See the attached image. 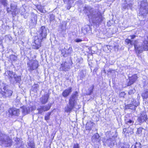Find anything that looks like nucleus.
I'll return each mask as SVG.
<instances>
[{
  "label": "nucleus",
  "mask_w": 148,
  "mask_h": 148,
  "mask_svg": "<svg viewBox=\"0 0 148 148\" xmlns=\"http://www.w3.org/2000/svg\"><path fill=\"white\" fill-rule=\"evenodd\" d=\"M128 131H130V130H128Z\"/></svg>",
  "instance_id": "69168bd1"
},
{
  "label": "nucleus",
  "mask_w": 148,
  "mask_h": 148,
  "mask_svg": "<svg viewBox=\"0 0 148 148\" xmlns=\"http://www.w3.org/2000/svg\"><path fill=\"white\" fill-rule=\"evenodd\" d=\"M2 44V40L0 38V45H1Z\"/></svg>",
  "instance_id": "bf43d9fd"
},
{
  "label": "nucleus",
  "mask_w": 148,
  "mask_h": 148,
  "mask_svg": "<svg viewBox=\"0 0 148 148\" xmlns=\"http://www.w3.org/2000/svg\"><path fill=\"white\" fill-rule=\"evenodd\" d=\"M125 122L126 125H128L130 127L134 124V121L130 119L126 118L125 119Z\"/></svg>",
  "instance_id": "b1692460"
},
{
  "label": "nucleus",
  "mask_w": 148,
  "mask_h": 148,
  "mask_svg": "<svg viewBox=\"0 0 148 148\" xmlns=\"http://www.w3.org/2000/svg\"><path fill=\"white\" fill-rule=\"evenodd\" d=\"M11 8H7V11L8 12H11Z\"/></svg>",
  "instance_id": "4d7b16f0"
},
{
  "label": "nucleus",
  "mask_w": 148,
  "mask_h": 148,
  "mask_svg": "<svg viewBox=\"0 0 148 148\" xmlns=\"http://www.w3.org/2000/svg\"><path fill=\"white\" fill-rule=\"evenodd\" d=\"M128 5V8H129L130 9H131L132 8V4L130 3V4H127Z\"/></svg>",
  "instance_id": "6e6d98bb"
},
{
  "label": "nucleus",
  "mask_w": 148,
  "mask_h": 148,
  "mask_svg": "<svg viewBox=\"0 0 148 148\" xmlns=\"http://www.w3.org/2000/svg\"><path fill=\"white\" fill-rule=\"evenodd\" d=\"M8 113L9 116L13 115L18 116L20 114V110L16 108H10L9 110Z\"/></svg>",
  "instance_id": "f8f14e48"
},
{
  "label": "nucleus",
  "mask_w": 148,
  "mask_h": 148,
  "mask_svg": "<svg viewBox=\"0 0 148 148\" xmlns=\"http://www.w3.org/2000/svg\"><path fill=\"white\" fill-rule=\"evenodd\" d=\"M125 95V94L124 92H121L119 94V96L120 97H123Z\"/></svg>",
  "instance_id": "09e8293b"
},
{
  "label": "nucleus",
  "mask_w": 148,
  "mask_h": 148,
  "mask_svg": "<svg viewBox=\"0 0 148 148\" xmlns=\"http://www.w3.org/2000/svg\"><path fill=\"white\" fill-rule=\"evenodd\" d=\"M94 123L91 121L87 122L86 125V130H90L93 126Z\"/></svg>",
  "instance_id": "bb28decb"
},
{
  "label": "nucleus",
  "mask_w": 148,
  "mask_h": 148,
  "mask_svg": "<svg viewBox=\"0 0 148 148\" xmlns=\"http://www.w3.org/2000/svg\"><path fill=\"white\" fill-rule=\"evenodd\" d=\"M51 106V103H49L47 105L42 106L38 108L37 110H38V114H41L43 112H45L48 110L50 108Z\"/></svg>",
  "instance_id": "9b49d317"
},
{
  "label": "nucleus",
  "mask_w": 148,
  "mask_h": 148,
  "mask_svg": "<svg viewBox=\"0 0 148 148\" xmlns=\"http://www.w3.org/2000/svg\"><path fill=\"white\" fill-rule=\"evenodd\" d=\"M14 80H12V82L13 84L16 83H20L21 81V76L18 75L16 74L14 75L13 78Z\"/></svg>",
  "instance_id": "4be33fe9"
},
{
  "label": "nucleus",
  "mask_w": 148,
  "mask_h": 148,
  "mask_svg": "<svg viewBox=\"0 0 148 148\" xmlns=\"http://www.w3.org/2000/svg\"><path fill=\"white\" fill-rule=\"evenodd\" d=\"M22 109L23 113L24 115L28 114L30 112V108L29 107L23 106L22 107Z\"/></svg>",
  "instance_id": "c85d7f7f"
},
{
  "label": "nucleus",
  "mask_w": 148,
  "mask_h": 148,
  "mask_svg": "<svg viewBox=\"0 0 148 148\" xmlns=\"http://www.w3.org/2000/svg\"><path fill=\"white\" fill-rule=\"evenodd\" d=\"M91 28L88 25L85 26L84 28L82 29V31L84 34H86L87 33H90L91 32Z\"/></svg>",
  "instance_id": "393cba45"
},
{
  "label": "nucleus",
  "mask_w": 148,
  "mask_h": 148,
  "mask_svg": "<svg viewBox=\"0 0 148 148\" xmlns=\"http://www.w3.org/2000/svg\"><path fill=\"white\" fill-rule=\"evenodd\" d=\"M60 28L62 31H64L66 29V23L65 22H62L60 26Z\"/></svg>",
  "instance_id": "4c0bfd02"
},
{
  "label": "nucleus",
  "mask_w": 148,
  "mask_h": 148,
  "mask_svg": "<svg viewBox=\"0 0 148 148\" xmlns=\"http://www.w3.org/2000/svg\"><path fill=\"white\" fill-rule=\"evenodd\" d=\"M37 17L36 14L34 13H32L31 18L29 21V25L32 27H34L37 23Z\"/></svg>",
  "instance_id": "9d476101"
},
{
  "label": "nucleus",
  "mask_w": 148,
  "mask_h": 148,
  "mask_svg": "<svg viewBox=\"0 0 148 148\" xmlns=\"http://www.w3.org/2000/svg\"><path fill=\"white\" fill-rule=\"evenodd\" d=\"M18 145L17 146V147H18Z\"/></svg>",
  "instance_id": "0e129e2a"
},
{
  "label": "nucleus",
  "mask_w": 148,
  "mask_h": 148,
  "mask_svg": "<svg viewBox=\"0 0 148 148\" xmlns=\"http://www.w3.org/2000/svg\"><path fill=\"white\" fill-rule=\"evenodd\" d=\"M27 65L29 68V70L30 72L36 69L38 66V62L36 60L31 61L27 63Z\"/></svg>",
  "instance_id": "1a4fd4ad"
},
{
  "label": "nucleus",
  "mask_w": 148,
  "mask_h": 148,
  "mask_svg": "<svg viewBox=\"0 0 148 148\" xmlns=\"http://www.w3.org/2000/svg\"><path fill=\"white\" fill-rule=\"evenodd\" d=\"M55 16L53 14H51L50 15V20L51 21L54 20L55 19Z\"/></svg>",
  "instance_id": "de8ad7c7"
},
{
  "label": "nucleus",
  "mask_w": 148,
  "mask_h": 148,
  "mask_svg": "<svg viewBox=\"0 0 148 148\" xmlns=\"http://www.w3.org/2000/svg\"><path fill=\"white\" fill-rule=\"evenodd\" d=\"M0 1L1 2L2 4L4 6H6L7 5V0H0Z\"/></svg>",
  "instance_id": "c03bdc74"
},
{
  "label": "nucleus",
  "mask_w": 148,
  "mask_h": 148,
  "mask_svg": "<svg viewBox=\"0 0 148 148\" xmlns=\"http://www.w3.org/2000/svg\"><path fill=\"white\" fill-rule=\"evenodd\" d=\"M79 3H81V0H79L78 1V2Z\"/></svg>",
  "instance_id": "680f3d73"
},
{
  "label": "nucleus",
  "mask_w": 148,
  "mask_h": 148,
  "mask_svg": "<svg viewBox=\"0 0 148 148\" xmlns=\"http://www.w3.org/2000/svg\"><path fill=\"white\" fill-rule=\"evenodd\" d=\"M148 119L147 116V113L145 112H143L141 114L138 120L139 122L141 123L144 122H145Z\"/></svg>",
  "instance_id": "4468645a"
},
{
  "label": "nucleus",
  "mask_w": 148,
  "mask_h": 148,
  "mask_svg": "<svg viewBox=\"0 0 148 148\" xmlns=\"http://www.w3.org/2000/svg\"><path fill=\"white\" fill-rule=\"evenodd\" d=\"M25 14H26L27 16L29 15V14L28 13H26Z\"/></svg>",
  "instance_id": "e2e57ef3"
},
{
  "label": "nucleus",
  "mask_w": 148,
  "mask_h": 148,
  "mask_svg": "<svg viewBox=\"0 0 148 148\" xmlns=\"http://www.w3.org/2000/svg\"><path fill=\"white\" fill-rule=\"evenodd\" d=\"M86 75L85 72L82 71L79 72L78 76V78H79L80 79H82L85 77Z\"/></svg>",
  "instance_id": "c756f323"
},
{
  "label": "nucleus",
  "mask_w": 148,
  "mask_h": 148,
  "mask_svg": "<svg viewBox=\"0 0 148 148\" xmlns=\"http://www.w3.org/2000/svg\"><path fill=\"white\" fill-rule=\"evenodd\" d=\"M136 36L134 35H132V36H130L129 37H130V39H129L130 40H131V41H132V42H134V41H132V39H134L136 37ZM127 39H128V38H127Z\"/></svg>",
  "instance_id": "3c124183"
},
{
  "label": "nucleus",
  "mask_w": 148,
  "mask_h": 148,
  "mask_svg": "<svg viewBox=\"0 0 148 148\" xmlns=\"http://www.w3.org/2000/svg\"><path fill=\"white\" fill-rule=\"evenodd\" d=\"M73 148H79V145L78 143L75 144L74 145Z\"/></svg>",
  "instance_id": "8fccbe9b"
},
{
  "label": "nucleus",
  "mask_w": 148,
  "mask_h": 148,
  "mask_svg": "<svg viewBox=\"0 0 148 148\" xmlns=\"http://www.w3.org/2000/svg\"><path fill=\"white\" fill-rule=\"evenodd\" d=\"M95 86L94 84L91 85V86L88 89V92L87 93V95H91L93 92V90Z\"/></svg>",
  "instance_id": "7c9ffc66"
},
{
  "label": "nucleus",
  "mask_w": 148,
  "mask_h": 148,
  "mask_svg": "<svg viewBox=\"0 0 148 148\" xmlns=\"http://www.w3.org/2000/svg\"><path fill=\"white\" fill-rule=\"evenodd\" d=\"M12 142V140L8 135L0 130V145L8 147L11 146Z\"/></svg>",
  "instance_id": "423d86ee"
},
{
  "label": "nucleus",
  "mask_w": 148,
  "mask_h": 148,
  "mask_svg": "<svg viewBox=\"0 0 148 148\" xmlns=\"http://www.w3.org/2000/svg\"><path fill=\"white\" fill-rule=\"evenodd\" d=\"M11 12L13 14L16 15L19 13V9L17 8V5L16 3H12L10 5Z\"/></svg>",
  "instance_id": "ddd939ff"
},
{
  "label": "nucleus",
  "mask_w": 148,
  "mask_h": 148,
  "mask_svg": "<svg viewBox=\"0 0 148 148\" xmlns=\"http://www.w3.org/2000/svg\"><path fill=\"white\" fill-rule=\"evenodd\" d=\"M32 0H23L25 1L26 2H29V1H31Z\"/></svg>",
  "instance_id": "13d9d810"
},
{
  "label": "nucleus",
  "mask_w": 148,
  "mask_h": 148,
  "mask_svg": "<svg viewBox=\"0 0 148 148\" xmlns=\"http://www.w3.org/2000/svg\"><path fill=\"white\" fill-rule=\"evenodd\" d=\"M138 77L137 74H134L130 77L129 78V81L127 84V86H130L134 84L136 81Z\"/></svg>",
  "instance_id": "2eb2a0df"
},
{
  "label": "nucleus",
  "mask_w": 148,
  "mask_h": 148,
  "mask_svg": "<svg viewBox=\"0 0 148 148\" xmlns=\"http://www.w3.org/2000/svg\"><path fill=\"white\" fill-rule=\"evenodd\" d=\"M130 101H131V102H130V103H135V101L136 102H139L138 101H136V100L134 99L133 98H132L131 100H130Z\"/></svg>",
  "instance_id": "864d4df0"
},
{
  "label": "nucleus",
  "mask_w": 148,
  "mask_h": 148,
  "mask_svg": "<svg viewBox=\"0 0 148 148\" xmlns=\"http://www.w3.org/2000/svg\"><path fill=\"white\" fill-rule=\"evenodd\" d=\"M83 11L89 18L91 19L92 22L96 24H98L103 20V17L100 12L97 9H94L90 7H84Z\"/></svg>",
  "instance_id": "f257e3e1"
},
{
  "label": "nucleus",
  "mask_w": 148,
  "mask_h": 148,
  "mask_svg": "<svg viewBox=\"0 0 148 148\" xmlns=\"http://www.w3.org/2000/svg\"><path fill=\"white\" fill-rule=\"evenodd\" d=\"M121 148H130V146L127 145H124Z\"/></svg>",
  "instance_id": "603ef678"
},
{
  "label": "nucleus",
  "mask_w": 148,
  "mask_h": 148,
  "mask_svg": "<svg viewBox=\"0 0 148 148\" xmlns=\"http://www.w3.org/2000/svg\"><path fill=\"white\" fill-rule=\"evenodd\" d=\"M6 75H8V78L10 81L12 83V80L13 79V78L16 74L15 73L13 72L12 71H7L5 73Z\"/></svg>",
  "instance_id": "dca6fc26"
},
{
  "label": "nucleus",
  "mask_w": 148,
  "mask_h": 148,
  "mask_svg": "<svg viewBox=\"0 0 148 148\" xmlns=\"http://www.w3.org/2000/svg\"><path fill=\"white\" fill-rule=\"evenodd\" d=\"M143 128L142 127H139L137 129V132L139 134H140L142 132Z\"/></svg>",
  "instance_id": "49530a36"
},
{
  "label": "nucleus",
  "mask_w": 148,
  "mask_h": 148,
  "mask_svg": "<svg viewBox=\"0 0 148 148\" xmlns=\"http://www.w3.org/2000/svg\"><path fill=\"white\" fill-rule=\"evenodd\" d=\"M51 112H48L45 117V119L46 121L49 120L50 119V116L51 114Z\"/></svg>",
  "instance_id": "ea45409f"
},
{
  "label": "nucleus",
  "mask_w": 148,
  "mask_h": 148,
  "mask_svg": "<svg viewBox=\"0 0 148 148\" xmlns=\"http://www.w3.org/2000/svg\"><path fill=\"white\" fill-rule=\"evenodd\" d=\"M61 65V67L60 68V70L66 71L70 69V66L68 65V63L66 62H63Z\"/></svg>",
  "instance_id": "aec40b11"
},
{
  "label": "nucleus",
  "mask_w": 148,
  "mask_h": 148,
  "mask_svg": "<svg viewBox=\"0 0 148 148\" xmlns=\"http://www.w3.org/2000/svg\"><path fill=\"white\" fill-rule=\"evenodd\" d=\"M75 41L77 42H81L82 41V40L80 39L77 38L75 40Z\"/></svg>",
  "instance_id": "5fc2aeb1"
},
{
  "label": "nucleus",
  "mask_w": 148,
  "mask_h": 148,
  "mask_svg": "<svg viewBox=\"0 0 148 148\" xmlns=\"http://www.w3.org/2000/svg\"><path fill=\"white\" fill-rule=\"evenodd\" d=\"M10 60L12 62H15L17 60V57L14 55H11L10 56Z\"/></svg>",
  "instance_id": "f704fd0d"
},
{
  "label": "nucleus",
  "mask_w": 148,
  "mask_h": 148,
  "mask_svg": "<svg viewBox=\"0 0 148 148\" xmlns=\"http://www.w3.org/2000/svg\"><path fill=\"white\" fill-rule=\"evenodd\" d=\"M125 42L126 44L127 45L130 47H132L133 45L134 47L136 53L139 54L142 53L143 50L148 51L146 50L145 48V45L143 42V44H141L137 40H135L133 42L130 39H126L125 40Z\"/></svg>",
  "instance_id": "20e7f679"
},
{
  "label": "nucleus",
  "mask_w": 148,
  "mask_h": 148,
  "mask_svg": "<svg viewBox=\"0 0 148 148\" xmlns=\"http://www.w3.org/2000/svg\"><path fill=\"white\" fill-rule=\"evenodd\" d=\"M35 144L34 140L32 139H29L28 138V140L27 142V148H34Z\"/></svg>",
  "instance_id": "412c9836"
},
{
  "label": "nucleus",
  "mask_w": 148,
  "mask_h": 148,
  "mask_svg": "<svg viewBox=\"0 0 148 148\" xmlns=\"http://www.w3.org/2000/svg\"><path fill=\"white\" fill-rule=\"evenodd\" d=\"M49 95L48 94H46L40 98L41 103L42 104H45L48 101Z\"/></svg>",
  "instance_id": "a211bd4d"
},
{
  "label": "nucleus",
  "mask_w": 148,
  "mask_h": 148,
  "mask_svg": "<svg viewBox=\"0 0 148 148\" xmlns=\"http://www.w3.org/2000/svg\"><path fill=\"white\" fill-rule=\"evenodd\" d=\"M139 7V14L144 17L146 16L148 12V5L146 1H141Z\"/></svg>",
  "instance_id": "0eeeda50"
},
{
  "label": "nucleus",
  "mask_w": 148,
  "mask_h": 148,
  "mask_svg": "<svg viewBox=\"0 0 148 148\" xmlns=\"http://www.w3.org/2000/svg\"><path fill=\"white\" fill-rule=\"evenodd\" d=\"M72 91L71 87H69L67 89L64 90L62 93V95L64 97H67Z\"/></svg>",
  "instance_id": "6ab92c4d"
},
{
  "label": "nucleus",
  "mask_w": 148,
  "mask_h": 148,
  "mask_svg": "<svg viewBox=\"0 0 148 148\" xmlns=\"http://www.w3.org/2000/svg\"><path fill=\"white\" fill-rule=\"evenodd\" d=\"M64 49L67 51V54H71L72 52V48L70 46L68 47L67 46H65L64 47Z\"/></svg>",
  "instance_id": "2f4dec72"
},
{
  "label": "nucleus",
  "mask_w": 148,
  "mask_h": 148,
  "mask_svg": "<svg viewBox=\"0 0 148 148\" xmlns=\"http://www.w3.org/2000/svg\"><path fill=\"white\" fill-rule=\"evenodd\" d=\"M48 30L44 26L41 27L38 31L37 36L34 38V42L33 43L32 45L33 49H38L40 47L41 42L46 38Z\"/></svg>",
  "instance_id": "f03ea898"
},
{
  "label": "nucleus",
  "mask_w": 148,
  "mask_h": 148,
  "mask_svg": "<svg viewBox=\"0 0 148 148\" xmlns=\"http://www.w3.org/2000/svg\"><path fill=\"white\" fill-rule=\"evenodd\" d=\"M133 131V129L130 127H128L127 128H125L123 130V133L125 135L127 133H131Z\"/></svg>",
  "instance_id": "cd10ccee"
},
{
  "label": "nucleus",
  "mask_w": 148,
  "mask_h": 148,
  "mask_svg": "<svg viewBox=\"0 0 148 148\" xmlns=\"http://www.w3.org/2000/svg\"><path fill=\"white\" fill-rule=\"evenodd\" d=\"M63 1L64 3L67 4L66 6L67 9L69 10L71 7V4L74 3V0H63Z\"/></svg>",
  "instance_id": "5701e85b"
},
{
  "label": "nucleus",
  "mask_w": 148,
  "mask_h": 148,
  "mask_svg": "<svg viewBox=\"0 0 148 148\" xmlns=\"http://www.w3.org/2000/svg\"><path fill=\"white\" fill-rule=\"evenodd\" d=\"M142 96L144 99H146L148 98V89L144 91Z\"/></svg>",
  "instance_id": "473e14b6"
},
{
  "label": "nucleus",
  "mask_w": 148,
  "mask_h": 148,
  "mask_svg": "<svg viewBox=\"0 0 148 148\" xmlns=\"http://www.w3.org/2000/svg\"><path fill=\"white\" fill-rule=\"evenodd\" d=\"M66 50H65L64 49L61 50L62 54V55L64 57H65V55L67 54V52L66 51Z\"/></svg>",
  "instance_id": "a18cd8bd"
},
{
  "label": "nucleus",
  "mask_w": 148,
  "mask_h": 148,
  "mask_svg": "<svg viewBox=\"0 0 148 148\" xmlns=\"http://www.w3.org/2000/svg\"><path fill=\"white\" fill-rule=\"evenodd\" d=\"M13 91L9 89L7 86H4L2 89H0V93L2 95V97L6 99L10 98L12 95Z\"/></svg>",
  "instance_id": "6e6552de"
},
{
  "label": "nucleus",
  "mask_w": 148,
  "mask_h": 148,
  "mask_svg": "<svg viewBox=\"0 0 148 148\" xmlns=\"http://www.w3.org/2000/svg\"><path fill=\"white\" fill-rule=\"evenodd\" d=\"M135 103H131L126 105L125 106L126 109H131L133 110H135L136 107L139 105V102H136L135 101Z\"/></svg>",
  "instance_id": "f3484780"
},
{
  "label": "nucleus",
  "mask_w": 148,
  "mask_h": 148,
  "mask_svg": "<svg viewBox=\"0 0 148 148\" xmlns=\"http://www.w3.org/2000/svg\"><path fill=\"white\" fill-rule=\"evenodd\" d=\"M142 145L140 143L136 142L134 145H132L131 148H142Z\"/></svg>",
  "instance_id": "72a5a7b5"
},
{
  "label": "nucleus",
  "mask_w": 148,
  "mask_h": 148,
  "mask_svg": "<svg viewBox=\"0 0 148 148\" xmlns=\"http://www.w3.org/2000/svg\"><path fill=\"white\" fill-rule=\"evenodd\" d=\"M122 8L124 9H125L126 8H128V5L127 4V3H125V2L123 3L122 4Z\"/></svg>",
  "instance_id": "37998d69"
},
{
  "label": "nucleus",
  "mask_w": 148,
  "mask_h": 148,
  "mask_svg": "<svg viewBox=\"0 0 148 148\" xmlns=\"http://www.w3.org/2000/svg\"><path fill=\"white\" fill-rule=\"evenodd\" d=\"M107 139L104 140L103 142L104 145L108 146H113L116 143L115 138L117 137V134L116 133L107 132L106 133Z\"/></svg>",
  "instance_id": "39448f33"
},
{
  "label": "nucleus",
  "mask_w": 148,
  "mask_h": 148,
  "mask_svg": "<svg viewBox=\"0 0 148 148\" xmlns=\"http://www.w3.org/2000/svg\"><path fill=\"white\" fill-rule=\"evenodd\" d=\"M129 88L130 90L128 92V94L129 95H132L135 92L136 90L134 88L130 87Z\"/></svg>",
  "instance_id": "e433bc0d"
},
{
  "label": "nucleus",
  "mask_w": 148,
  "mask_h": 148,
  "mask_svg": "<svg viewBox=\"0 0 148 148\" xmlns=\"http://www.w3.org/2000/svg\"><path fill=\"white\" fill-rule=\"evenodd\" d=\"M26 10L24 7H21L20 9H19V13H20L21 15H23L25 12Z\"/></svg>",
  "instance_id": "58836bf2"
},
{
  "label": "nucleus",
  "mask_w": 148,
  "mask_h": 148,
  "mask_svg": "<svg viewBox=\"0 0 148 148\" xmlns=\"http://www.w3.org/2000/svg\"><path fill=\"white\" fill-rule=\"evenodd\" d=\"M92 141L94 143L97 141L99 142L100 140L99 134L97 133L95 134L92 136Z\"/></svg>",
  "instance_id": "a878e982"
},
{
  "label": "nucleus",
  "mask_w": 148,
  "mask_h": 148,
  "mask_svg": "<svg viewBox=\"0 0 148 148\" xmlns=\"http://www.w3.org/2000/svg\"><path fill=\"white\" fill-rule=\"evenodd\" d=\"M78 96L77 91H75L72 94L69 98L68 104L64 108L65 112L70 113L72 111L77 104Z\"/></svg>",
  "instance_id": "7ed1b4c3"
},
{
  "label": "nucleus",
  "mask_w": 148,
  "mask_h": 148,
  "mask_svg": "<svg viewBox=\"0 0 148 148\" xmlns=\"http://www.w3.org/2000/svg\"><path fill=\"white\" fill-rule=\"evenodd\" d=\"M39 86L38 84H35L34 85L33 87V90L34 91H37L38 90V89L39 88Z\"/></svg>",
  "instance_id": "79ce46f5"
},
{
  "label": "nucleus",
  "mask_w": 148,
  "mask_h": 148,
  "mask_svg": "<svg viewBox=\"0 0 148 148\" xmlns=\"http://www.w3.org/2000/svg\"><path fill=\"white\" fill-rule=\"evenodd\" d=\"M144 43L145 45V49L146 50H148V40H144Z\"/></svg>",
  "instance_id": "a19ab883"
},
{
  "label": "nucleus",
  "mask_w": 148,
  "mask_h": 148,
  "mask_svg": "<svg viewBox=\"0 0 148 148\" xmlns=\"http://www.w3.org/2000/svg\"><path fill=\"white\" fill-rule=\"evenodd\" d=\"M19 141H18L16 143V144H17V145H18L19 144Z\"/></svg>",
  "instance_id": "052dcab7"
},
{
  "label": "nucleus",
  "mask_w": 148,
  "mask_h": 148,
  "mask_svg": "<svg viewBox=\"0 0 148 148\" xmlns=\"http://www.w3.org/2000/svg\"><path fill=\"white\" fill-rule=\"evenodd\" d=\"M36 8L37 9L42 13H44L45 11L44 10V7L39 5L37 6Z\"/></svg>",
  "instance_id": "c9c22d12"
},
{
  "label": "nucleus",
  "mask_w": 148,
  "mask_h": 148,
  "mask_svg": "<svg viewBox=\"0 0 148 148\" xmlns=\"http://www.w3.org/2000/svg\"><path fill=\"white\" fill-rule=\"evenodd\" d=\"M24 17H25V18H26V17H25V16H24Z\"/></svg>",
  "instance_id": "338daca9"
}]
</instances>
